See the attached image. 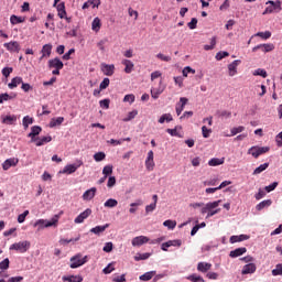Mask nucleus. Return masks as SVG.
<instances>
[{"mask_svg":"<svg viewBox=\"0 0 282 282\" xmlns=\"http://www.w3.org/2000/svg\"><path fill=\"white\" fill-rule=\"evenodd\" d=\"M219 204H221V199L206 203L200 209L202 215H206L207 213V219L210 217H215V215L221 213V208H218Z\"/></svg>","mask_w":282,"mask_h":282,"instance_id":"obj_1","label":"nucleus"},{"mask_svg":"<svg viewBox=\"0 0 282 282\" xmlns=\"http://www.w3.org/2000/svg\"><path fill=\"white\" fill-rule=\"evenodd\" d=\"M58 225V215H55L52 219H37L34 223V228H37V230H43L44 228H52V226Z\"/></svg>","mask_w":282,"mask_h":282,"instance_id":"obj_2","label":"nucleus"},{"mask_svg":"<svg viewBox=\"0 0 282 282\" xmlns=\"http://www.w3.org/2000/svg\"><path fill=\"white\" fill-rule=\"evenodd\" d=\"M265 10L263 11V14H279L281 12L282 7H281V0L272 1L269 0L265 2Z\"/></svg>","mask_w":282,"mask_h":282,"instance_id":"obj_3","label":"nucleus"},{"mask_svg":"<svg viewBox=\"0 0 282 282\" xmlns=\"http://www.w3.org/2000/svg\"><path fill=\"white\" fill-rule=\"evenodd\" d=\"M30 241H19L10 246L9 250H15L17 252H20L21 254L28 252L30 250Z\"/></svg>","mask_w":282,"mask_h":282,"instance_id":"obj_4","label":"nucleus"},{"mask_svg":"<svg viewBox=\"0 0 282 282\" xmlns=\"http://www.w3.org/2000/svg\"><path fill=\"white\" fill-rule=\"evenodd\" d=\"M87 263V256L83 257L80 253L70 258V268L72 270H76V268H80V265H85Z\"/></svg>","mask_w":282,"mask_h":282,"instance_id":"obj_5","label":"nucleus"},{"mask_svg":"<svg viewBox=\"0 0 282 282\" xmlns=\"http://www.w3.org/2000/svg\"><path fill=\"white\" fill-rule=\"evenodd\" d=\"M80 166H83V161H77L74 164H67L63 170L59 171V174L72 175V173H76Z\"/></svg>","mask_w":282,"mask_h":282,"instance_id":"obj_6","label":"nucleus"},{"mask_svg":"<svg viewBox=\"0 0 282 282\" xmlns=\"http://www.w3.org/2000/svg\"><path fill=\"white\" fill-rule=\"evenodd\" d=\"M268 151H270L268 147H251L248 153L252 155V158H259V155H263V153H268Z\"/></svg>","mask_w":282,"mask_h":282,"instance_id":"obj_7","label":"nucleus"},{"mask_svg":"<svg viewBox=\"0 0 282 282\" xmlns=\"http://www.w3.org/2000/svg\"><path fill=\"white\" fill-rule=\"evenodd\" d=\"M180 246H182V240L180 239L169 240L161 245V250H163V252H169V248H173V247L180 248Z\"/></svg>","mask_w":282,"mask_h":282,"instance_id":"obj_8","label":"nucleus"},{"mask_svg":"<svg viewBox=\"0 0 282 282\" xmlns=\"http://www.w3.org/2000/svg\"><path fill=\"white\" fill-rule=\"evenodd\" d=\"M150 239L147 236H138L132 239V246L134 248H140V246H144V243H149Z\"/></svg>","mask_w":282,"mask_h":282,"instance_id":"obj_9","label":"nucleus"},{"mask_svg":"<svg viewBox=\"0 0 282 282\" xmlns=\"http://www.w3.org/2000/svg\"><path fill=\"white\" fill-rule=\"evenodd\" d=\"M101 72L105 76H113V73L116 72V66L113 64H101Z\"/></svg>","mask_w":282,"mask_h":282,"instance_id":"obj_10","label":"nucleus"},{"mask_svg":"<svg viewBox=\"0 0 282 282\" xmlns=\"http://www.w3.org/2000/svg\"><path fill=\"white\" fill-rule=\"evenodd\" d=\"M63 67H65V65L58 57L48 61V69H63Z\"/></svg>","mask_w":282,"mask_h":282,"instance_id":"obj_11","label":"nucleus"},{"mask_svg":"<svg viewBox=\"0 0 282 282\" xmlns=\"http://www.w3.org/2000/svg\"><path fill=\"white\" fill-rule=\"evenodd\" d=\"M3 47H6V50H8V52H15V53L21 52V45L17 41H11L9 43H4Z\"/></svg>","mask_w":282,"mask_h":282,"instance_id":"obj_12","label":"nucleus"},{"mask_svg":"<svg viewBox=\"0 0 282 282\" xmlns=\"http://www.w3.org/2000/svg\"><path fill=\"white\" fill-rule=\"evenodd\" d=\"M241 64L240 59H235L232 63L228 65V75L230 77L237 76V67Z\"/></svg>","mask_w":282,"mask_h":282,"instance_id":"obj_13","label":"nucleus"},{"mask_svg":"<svg viewBox=\"0 0 282 282\" xmlns=\"http://www.w3.org/2000/svg\"><path fill=\"white\" fill-rule=\"evenodd\" d=\"M145 169H148V171H153V169H155V161L153 160V151L150 150L148 152V156L145 160Z\"/></svg>","mask_w":282,"mask_h":282,"instance_id":"obj_14","label":"nucleus"},{"mask_svg":"<svg viewBox=\"0 0 282 282\" xmlns=\"http://www.w3.org/2000/svg\"><path fill=\"white\" fill-rule=\"evenodd\" d=\"M91 215V209L87 208L83 213H80L74 220L75 224H83L85 219H87Z\"/></svg>","mask_w":282,"mask_h":282,"instance_id":"obj_15","label":"nucleus"},{"mask_svg":"<svg viewBox=\"0 0 282 282\" xmlns=\"http://www.w3.org/2000/svg\"><path fill=\"white\" fill-rule=\"evenodd\" d=\"M17 164H19V159L17 158L7 159L2 163V169L3 171H9L11 166H17Z\"/></svg>","mask_w":282,"mask_h":282,"instance_id":"obj_16","label":"nucleus"},{"mask_svg":"<svg viewBox=\"0 0 282 282\" xmlns=\"http://www.w3.org/2000/svg\"><path fill=\"white\" fill-rule=\"evenodd\" d=\"M41 54L42 56L40 57V61H43L44 58H50V56H52V44L43 45Z\"/></svg>","mask_w":282,"mask_h":282,"instance_id":"obj_17","label":"nucleus"},{"mask_svg":"<svg viewBox=\"0 0 282 282\" xmlns=\"http://www.w3.org/2000/svg\"><path fill=\"white\" fill-rule=\"evenodd\" d=\"M188 102V98L186 97H181L180 102L176 104V115L182 116V111H184V107H186Z\"/></svg>","mask_w":282,"mask_h":282,"instance_id":"obj_18","label":"nucleus"},{"mask_svg":"<svg viewBox=\"0 0 282 282\" xmlns=\"http://www.w3.org/2000/svg\"><path fill=\"white\" fill-rule=\"evenodd\" d=\"M256 272H257L256 263H248L241 270V274H254Z\"/></svg>","mask_w":282,"mask_h":282,"instance_id":"obj_19","label":"nucleus"},{"mask_svg":"<svg viewBox=\"0 0 282 282\" xmlns=\"http://www.w3.org/2000/svg\"><path fill=\"white\" fill-rule=\"evenodd\" d=\"M17 98V93H3L0 94V105H3L4 102H8V100H14Z\"/></svg>","mask_w":282,"mask_h":282,"instance_id":"obj_20","label":"nucleus"},{"mask_svg":"<svg viewBox=\"0 0 282 282\" xmlns=\"http://www.w3.org/2000/svg\"><path fill=\"white\" fill-rule=\"evenodd\" d=\"M246 252H248L246 247L237 248L230 251L229 257H231V259H237V257H241L242 254H246Z\"/></svg>","mask_w":282,"mask_h":282,"instance_id":"obj_21","label":"nucleus"},{"mask_svg":"<svg viewBox=\"0 0 282 282\" xmlns=\"http://www.w3.org/2000/svg\"><path fill=\"white\" fill-rule=\"evenodd\" d=\"M96 187H91L90 189H87L84 194H83V200L84 202H90V199L93 197H96Z\"/></svg>","mask_w":282,"mask_h":282,"instance_id":"obj_22","label":"nucleus"},{"mask_svg":"<svg viewBox=\"0 0 282 282\" xmlns=\"http://www.w3.org/2000/svg\"><path fill=\"white\" fill-rule=\"evenodd\" d=\"M164 89H166V87H164V86H159L158 88H152L151 89V97L154 100H158V98H160L161 94H164Z\"/></svg>","mask_w":282,"mask_h":282,"instance_id":"obj_23","label":"nucleus"},{"mask_svg":"<svg viewBox=\"0 0 282 282\" xmlns=\"http://www.w3.org/2000/svg\"><path fill=\"white\" fill-rule=\"evenodd\" d=\"M2 124H15L17 116L15 115H7L1 117Z\"/></svg>","mask_w":282,"mask_h":282,"instance_id":"obj_24","label":"nucleus"},{"mask_svg":"<svg viewBox=\"0 0 282 282\" xmlns=\"http://www.w3.org/2000/svg\"><path fill=\"white\" fill-rule=\"evenodd\" d=\"M248 239H250L248 235L231 236L230 243H239L241 241H248Z\"/></svg>","mask_w":282,"mask_h":282,"instance_id":"obj_25","label":"nucleus"},{"mask_svg":"<svg viewBox=\"0 0 282 282\" xmlns=\"http://www.w3.org/2000/svg\"><path fill=\"white\" fill-rule=\"evenodd\" d=\"M62 122H65V118L63 117L52 118L48 123V127L51 129H54V127H61Z\"/></svg>","mask_w":282,"mask_h":282,"instance_id":"obj_26","label":"nucleus"},{"mask_svg":"<svg viewBox=\"0 0 282 282\" xmlns=\"http://www.w3.org/2000/svg\"><path fill=\"white\" fill-rule=\"evenodd\" d=\"M243 131H246V127L243 126L231 128L230 134H225V138H232L234 135H237V133H243Z\"/></svg>","mask_w":282,"mask_h":282,"instance_id":"obj_27","label":"nucleus"},{"mask_svg":"<svg viewBox=\"0 0 282 282\" xmlns=\"http://www.w3.org/2000/svg\"><path fill=\"white\" fill-rule=\"evenodd\" d=\"M107 228H109V224H106L104 226H96L90 229V232H93V235H102V232H105Z\"/></svg>","mask_w":282,"mask_h":282,"instance_id":"obj_28","label":"nucleus"},{"mask_svg":"<svg viewBox=\"0 0 282 282\" xmlns=\"http://www.w3.org/2000/svg\"><path fill=\"white\" fill-rule=\"evenodd\" d=\"M100 6V0H88L83 4V10H87V8H98Z\"/></svg>","mask_w":282,"mask_h":282,"instance_id":"obj_29","label":"nucleus"},{"mask_svg":"<svg viewBox=\"0 0 282 282\" xmlns=\"http://www.w3.org/2000/svg\"><path fill=\"white\" fill-rule=\"evenodd\" d=\"M23 78L22 77H14L11 79V83L8 84L9 89H14L19 87V85H22Z\"/></svg>","mask_w":282,"mask_h":282,"instance_id":"obj_30","label":"nucleus"},{"mask_svg":"<svg viewBox=\"0 0 282 282\" xmlns=\"http://www.w3.org/2000/svg\"><path fill=\"white\" fill-rule=\"evenodd\" d=\"M62 281L67 282H83V275H64Z\"/></svg>","mask_w":282,"mask_h":282,"instance_id":"obj_31","label":"nucleus"},{"mask_svg":"<svg viewBox=\"0 0 282 282\" xmlns=\"http://www.w3.org/2000/svg\"><path fill=\"white\" fill-rule=\"evenodd\" d=\"M100 28H102V22L100 21V18H95L91 23L93 32H100Z\"/></svg>","mask_w":282,"mask_h":282,"instance_id":"obj_32","label":"nucleus"},{"mask_svg":"<svg viewBox=\"0 0 282 282\" xmlns=\"http://www.w3.org/2000/svg\"><path fill=\"white\" fill-rule=\"evenodd\" d=\"M210 268H213V264H210L208 262H199L197 264L198 272H208V270H210Z\"/></svg>","mask_w":282,"mask_h":282,"instance_id":"obj_33","label":"nucleus"},{"mask_svg":"<svg viewBox=\"0 0 282 282\" xmlns=\"http://www.w3.org/2000/svg\"><path fill=\"white\" fill-rule=\"evenodd\" d=\"M122 65L126 67V74H131V72H133V62H131V59H123Z\"/></svg>","mask_w":282,"mask_h":282,"instance_id":"obj_34","label":"nucleus"},{"mask_svg":"<svg viewBox=\"0 0 282 282\" xmlns=\"http://www.w3.org/2000/svg\"><path fill=\"white\" fill-rule=\"evenodd\" d=\"M224 162H226V159H224V158H221V159L214 158L208 161V165L209 166H221V164H224Z\"/></svg>","mask_w":282,"mask_h":282,"instance_id":"obj_35","label":"nucleus"},{"mask_svg":"<svg viewBox=\"0 0 282 282\" xmlns=\"http://www.w3.org/2000/svg\"><path fill=\"white\" fill-rule=\"evenodd\" d=\"M270 206H272V200L271 199H267V200H262L261 203H259L256 206V209L257 210H263V208H268Z\"/></svg>","mask_w":282,"mask_h":282,"instance_id":"obj_36","label":"nucleus"},{"mask_svg":"<svg viewBox=\"0 0 282 282\" xmlns=\"http://www.w3.org/2000/svg\"><path fill=\"white\" fill-rule=\"evenodd\" d=\"M160 124H164L165 122H173V116L171 113H164L159 119Z\"/></svg>","mask_w":282,"mask_h":282,"instance_id":"obj_37","label":"nucleus"},{"mask_svg":"<svg viewBox=\"0 0 282 282\" xmlns=\"http://www.w3.org/2000/svg\"><path fill=\"white\" fill-rule=\"evenodd\" d=\"M22 124H23L24 129H28L30 127V124H34V118H32L30 116L23 117Z\"/></svg>","mask_w":282,"mask_h":282,"instance_id":"obj_38","label":"nucleus"},{"mask_svg":"<svg viewBox=\"0 0 282 282\" xmlns=\"http://www.w3.org/2000/svg\"><path fill=\"white\" fill-rule=\"evenodd\" d=\"M105 208H116L118 206V202L116 198H109L104 203Z\"/></svg>","mask_w":282,"mask_h":282,"instance_id":"obj_39","label":"nucleus"},{"mask_svg":"<svg viewBox=\"0 0 282 282\" xmlns=\"http://www.w3.org/2000/svg\"><path fill=\"white\" fill-rule=\"evenodd\" d=\"M163 226L169 230H175V226H177V221L167 219L163 223Z\"/></svg>","mask_w":282,"mask_h":282,"instance_id":"obj_40","label":"nucleus"},{"mask_svg":"<svg viewBox=\"0 0 282 282\" xmlns=\"http://www.w3.org/2000/svg\"><path fill=\"white\" fill-rule=\"evenodd\" d=\"M52 140V137H41L37 138L36 147H43V144H47Z\"/></svg>","mask_w":282,"mask_h":282,"instance_id":"obj_41","label":"nucleus"},{"mask_svg":"<svg viewBox=\"0 0 282 282\" xmlns=\"http://www.w3.org/2000/svg\"><path fill=\"white\" fill-rule=\"evenodd\" d=\"M151 257V253L145 252V253H137L134 256V261H147Z\"/></svg>","mask_w":282,"mask_h":282,"instance_id":"obj_42","label":"nucleus"},{"mask_svg":"<svg viewBox=\"0 0 282 282\" xmlns=\"http://www.w3.org/2000/svg\"><path fill=\"white\" fill-rule=\"evenodd\" d=\"M215 45H217V37L216 36L210 39V45H208V44L204 45V50L206 52H210V50H215Z\"/></svg>","mask_w":282,"mask_h":282,"instance_id":"obj_43","label":"nucleus"},{"mask_svg":"<svg viewBox=\"0 0 282 282\" xmlns=\"http://www.w3.org/2000/svg\"><path fill=\"white\" fill-rule=\"evenodd\" d=\"M270 166L269 163H263L260 166H258L254 171H253V175H260V173H263V171H265L268 167Z\"/></svg>","mask_w":282,"mask_h":282,"instance_id":"obj_44","label":"nucleus"},{"mask_svg":"<svg viewBox=\"0 0 282 282\" xmlns=\"http://www.w3.org/2000/svg\"><path fill=\"white\" fill-rule=\"evenodd\" d=\"M111 173H113V165L108 164V165L104 166V169H102L104 176L109 177V175H111Z\"/></svg>","mask_w":282,"mask_h":282,"instance_id":"obj_45","label":"nucleus"},{"mask_svg":"<svg viewBox=\"0 0 282 282\" xmlns=\"http://www.w3.org/2000/svg\"><path fill=\"white\" fill-rule=\"evenodd\" d=\"M155 274V271L145 272L144 274L140 275V281H151L153 275Z\"/></svg>","mask_w":282,"mask_h":282,"instance_id":"obj_46","label":"nucleus"},{"mask_svg":"<svg viewBox=\"0 0 282 282\" xmlns=\"http://www.w3.org/2000/svg\"><path fill=\"white\" fill-rule=\"evenodd\" d=\"M23 21H25V19H23L21 17L11 15V18H10V23L12 25H18V23H23Z\"/></svg>","mask_w":282,"mask_h":282,"instance_id":"obj_47","label":"nucleus"},{"mask_svg":"<svg viewBox=\"0 0 282 282\" xmlns=\"http://www.w3.org/2000/svg\"><path fill=\"white\" fill-rule=\"evenodd\" d=\"M254 36H260V39H263L264 41H268L270 36H272V32L265 31V32H258L254 34Z\"/></svg>","mask_w":282,"mask_h":282,"instance_id":"obj_48","label":"nucleus"},{"mask_svg":"<svg viewBox=\"0 0 282 282\" xmlns=\"http://www.w3.org/2000/svg\"><path fill=\"white\" fill-rule=\"evenodd\" d=\"M138 116V110H132L128 113L126 118H123V122H131Z\"/></svg>","mask_w":282,"mask_h":282,"instance_id":"obj_49","label":"nucleus"},{"mask_svg":"<svg viewBox=\"0 0 282 282\" xmlns=\"http://www.w3.org/2000/svg\"><path fill=\"white\" fill-rule=\"evenodd\" d=\"M107 158V154L105 152H97L94 154L95 162H102Z\"/></svg>","mask_w":282,"mask_h":282,"instance_id":"obj_50","label":"nucleus"},{"mask_svg":"<svg viewBox=\"0 0 282 282\" xmlns=\"http://www.w3.org/2000/svg\"><path fill=\"white\" fill-rule=\"evenodd\" d=\"M253 76H261L262 78H268V72L263 68H258L253 72Z\"/></svg>","mask_w":282,"mask_h":282,"instance_id":"obj_51","label":"nucleus"},{"mask_svg":"<svg viewBox=\"0 0 282 282\" xmlns=\"http://www.w3.org/2000/svg\"><path fill=\"white\" fill-rule=\"evenodd\" d=\"M227 56H230V53L226 52V51H220L218 53H216V61H223V58H226Z\"/></svg>","mask_w":282,"mask_h":282,"instance_id":"obj_52","label":"nucleus"},{"mask_svg":"<svg viewBox=\"0 0 282 282\" xmlns=\"http://www.w3.org/2000/svg\"><path fill=\"white\" fill-rule=\"evenodd\" d=\"M123 102H129V105H133L135 102V95L129 94L123 97Z\"/></svg>","mask_w":282,"mask_h":282,"instance_id":"obj_53","label":"nucleus"},{"mask_svg":"<svg viewBox=\"0 0 282 282\" xmlns=\"http://www.w3.org/2000/svg\"><path fill=\"white\" fill-rule=\"evenodd\" d=\"M41 131H43V129L39 126H33L31 128V132L29 133V135H39L41 133Z\"/></svg>","mask_w":282,"mask_h":282,"instance_id":"obj_54","label":"nucleus"},{"mask_svg":"<svg viewBox=\"0 0 282 282\" xmlns=\"http://www.w3.org/2000/svg\"><path fill=\"white\" fill-rule=\"evenodd\" d=\"M273 276H282V264H276L275 269L272 270Z\"/></svg>","mask_w":282,"mask_h":282,"instance_id":"obj_55","label":"nucleus"},{"mask_svg":"<svg viewBox=\"0 0 282 282\" xmlns=\"http://www.w3.org/2000/svg\"><path fill=\"white\" fill-rule=\"evenodd\" d=\"M30 215V210H24L22 214L18 216V224H23L25 221V217Z\"/></svg>","mask_w":282,"mask_h":282,"instance_id":"obj_56","label":"nucleus"},{"mask_svg":"<svg viewBox=\"0 0 282 282\" xmlns=\"http://www.w3.org/2000/svg\"><path fill=\"white\" fill-rule=\"evenodd\" d=\"M187 280L192 281V282H204V278L196 275V274H192V275L187 276Z\"/></svg>","mask_w":282,"mask_h":282,"instance_id":"obj_57","label":"nucleus"},{"mask_svg":"<svg viewBox=\"0 0 282 282\" xmlns=\"http://www.w3.org/2000/svg\"><path fill=\"white\" fill-rule=\"evenodd\" d=\"M10 268V259L6 258L0 262V270H8Z\"/></svg>","mask_w":282,"mask_h":282,"instance_id":"obj_58","label":"nucleus"},{"mask_svg":"<svg viewBox=\"0 0 282 282\" xmlns=\"http://www.w3.org/2000/svg\"><path fill=\"white\" fill-rule=\"evenodd\" d=\"M182 74L186 78L188 77V74H195V69H193L191 66H186L183 68Z\"/></svg>","mask_w":282,"mask_h":282,"instance_id":"obj_59","label":"nucleus"},{"mask_svg":"<svg viewBox=\"0 0 282 282\" xmlns=\"http://www.w3.org/2000/svg\"><path fill=\"white\" fill-rule=\"evenodd\" d=\"M262 52H272L274 51V44H261Z\"/></svg>","mask_w":282,"mask_h":282,"instance_id":"obj_60","label":"nucleus"},{"mask_svg":"<svg viewBox=\"0 0 282 282\" xmlns=\"http://www.w3.org/2000/svg\"><path fill=\"white\" fill-rule=\"evenodd\" d=\"M130 206H131V208L129 209V213H131L133 215L135 213V210H138L135 208V206H142V200H138L135 203H131Z\"/></svg>","mask_w":282,"mask_h":282,"instance_id":"obj_61","label":"nucleus"},{"mask_svg":"<svg viewBox=\"0 0 282 282\" xmlns=\"http://www.w3.org/2000/svg\"><path fill=\"white\" fill-rule=\"evenodd\" d=\"M109 83H110L109 78H107V77L104 78V80L99 85V89L100 90L107 89V87H109Z\"/></svg>","mask_w":282,"mask_h":282,"instance_id":"obj_62","label":"nucleus"},{"mask_svg":"<svg viewBox=\"0 0 282 282\" xmlns=\"http://www.w3.org/2000/svg\"><path fill=\"white\" fill-rule=\"evenodd\" d=\"M155 208H158V205H155V203H152V204L145 206V214L149 215V213H153V210H155Z\"/></svg>","mask_w":282,"mask_h":282,"instance_id":"obj_63","label":"nucleus"},{"mask_svg":"<svg viewBox=\"0 0 282 282\" xmlns=\"http://www.w3.org/2000/svg\"><path fill=\"white\" fill-rule=\"evenodd\" d=\"M276 147H282V131L275 135Z\"/></svg>","mask_w":282,"mask_h":282,"instance_id":"obj_64","label":"nucleus"}]
</instances>
